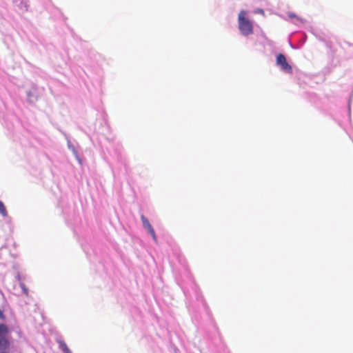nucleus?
Masks as SVG:
<instances>
[{"mask_svg": "<svg viewBox=\"0 0 353 353\" xmlns=\"http://www.w3.org/2000/svg\"><path fill=\"white\" fill-rule=\"evenodd\" d=\"M21 10H28V0H11Z\"/></svg>", "mask_w": 353, "mask_h": 353, "instance_id": "obj_5", "label": "nucleus"}, {"mask_svg": "<svg viewBox=\"0 0 353 353\" xmlns=\"http://www.w3.org/2000/svg\"><path fill=\"white\" fill-rule=\"evenodd\" d=\"M289 17H294L295 14H289Z\"/></svg>", "mask_w": 353, "mask_h": 353, "instance_id": "obj_9", "label": "nucleus"}, {"mask_svg": "<svg viewBox=\"0 0 353 353\" xmlns=\"http://www.w3.org/2000/svg\"><path fill=\"white\" fill-rule=\"evenodd\" d=\"M59 347L63 350L64 353H72L70 350L68 348L67 344L63 341H58Z\"/></svg>", "mask_w": 353, "mask_h": 353, "instance_id": "obj_7", "label": "nucleus"}, {"mask_svg": "<svg viewBox=\"0 0 353 353\" xmlns=\"http://www.w3.org/2000/svg\"><path fill=\"white\" fill-rule=\"evenodd\" d=\"M276 64L281 67V69L287 72H292V67L286 61L285 57L283 54H279L276 56Z\"/></svg>", "mask_w": 353, "mask_h": 353, "instance_id": "obj_2", "label": "nucleus"}, {"mask_svg": "<svg viewBox=\"0 0 353 353\" xmlns=\"http://www.w3.org/2000/svg\"><path fill=\"white\" fill-rule=\"evenodd\" d=\"M9 341L6 338H0V353H9Z\"/></svg>", "mask_w": 353, "mask_h": 353, "instance_id": "obj_4", "label": "nucleus"}, {"mask_svg": "<svg viewBox=\"0 0 353 353\" xmlns=\"http://www.w3.org/2000/svg\"><path fill=\"white\" fill-rule=\"evenodd\" d=\"M239 29L243 36L252 34L254 32L253 24L247 17V12L242 10L238 16Z\"/></svg>", "mask_w": 353, "mask_h": 353, "instance_id": "obj_1", "label": "nucleus"}, {"mask_svg": "<svg viewBox=\"0 0 353 353\" xmlns=\"http://www.w3.org/2000/svg\"><path fill=\"white\" fill-rule=\"evenodd\" d=\"M0 214L3 216H6L8 215L6 208L3 203L1 201H0Z\"/></svg>", "mask_w": 353, "mask_h": 353, "instance_id": "obj_8", "label": "nucleus"}, {"mask_svg": "<svg viewBox=\"0 0 353 353\" xmlns=\"http://www.w3.org/2000/svg\"><path fill=\"white\" fill-rule=\"evenodd\" d=\"M0 317L3 318V314L1 310H0Z\"/></svg>", "mask_w": 353, "mask_h": 353, "instance_id": "obj_10", "label": "nucleus"}, {"mask_svg": "<svg viewBox=\"0 0 353 353\" xmlns=\"http://www.w3.org/2000/svg\"><path fill=\"white\" fill-rule=\"evenodd\" d=\"M141 221H142V223H143V227L148 231V232L151 234L153 240L154 241L155 243H157L158 242V240H157V236L156 235V233L154 232V230L153 229L152 226L151 225V224L150 223L149 221L148 220V219L143 216V215H141Z\"/></svg>", "mask_w": 353, "mask_h": 353, "instance_id": "obj_3", "label": "nucleus"}, {"mask_svg": "<svg viewBox=\"0 0 353 353\" xmlns=\"http://www.w3.org/2000/svg\"><path fill=\"white\" fill-rule=\"evenodd\" d=\"M8 333V327L5 324H0V338H6Z\"/></svg>", "mask_w": 353, "mask_h": 353, "instance_id": "obj_6", "label": "nucleus"}]
</instances>
